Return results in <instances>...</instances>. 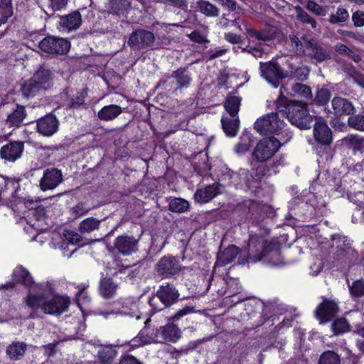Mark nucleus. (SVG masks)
I'll return each instance as SVG.
<instances>
[{
    "mask_svg": "<svg viewBox=\"0 0 364 364\" xmlns=\"http://www.w3.org/2000/svg\"><path fill=\"white\" fill-rule=\"evenodd\" d=\"M244 26L248 41L247 48L244 50L252 53L255 57H260L264 51L265 45L262 42L272 39L274 36V31L272 28L258 31L245 23Z\"/></svg>",
    "mask_w": 364,
    "mask_h": 364,
    "instance_id": "39448f33",
    "label": "nucleus"
},
{
    "mask_svg": "<svg viewBox=\"0 0 364 364\" xmlns=\"http://www.w3.org/2000/svg\"><path fill=\"white\" fill-rule=\"evenodd\" d=\"M281 117L287 116L291 124L300 129H309L312 122V117L309 114L306 103L293 102L285 106V109H279Z\"/></svg>",
    "mask_w": 364,
    "mask_h": 364,
    "instance_id": "423d86ee",
    "label": "nucleus"
},
{
    "mask_svg": "<svg viewBox=\"0 0 364 364\" xmlns=\"http://www.w3.org/2000/svg\"><path fill=\"white\" fill-rule=\"evenodd\" d=\"M296 17L303 23H309L312 28H316L317 26L316 21L311 17L300 6L295 8Z\"/></svg>",
    "mask_w": 364,
    "mask_h": 364,
    "instance_id": "8fccbe9b",
    "label": "nucleus"
},
{
    "mask_svg": "<svg viewBox=\"0 0 364 364\" xmlns=\"http://www.w3.org/2000/svg\"><path fill=\"white\" fill-rule=\"evenodd\" d=\"M318 364H341V359L333 351H326L320 356Z\"/></svg>",
    "mask_w": 364,
    "mask_h": 364,
    "instance_id": "49530a36",
    "label": "nucleus"
},
{
    "mask_svg": "<svg viewBox=\"0 0 364 364\" xmlns=\"http://www.w3.org/2000/svg\"><path fill=\"white\" fill-rule=\"evenodd\" d=\"M101 220L95 218H87L80 222L78 226V230L82 233H89L98 229Z\"/></svg>",
    "mask_w": 364,
    "mask_h": 364,
    "instance_id": "f704fd0d",
    "label": "nucleus"
},
{
    "mask_svg": "<svg viewBox=\"0 0 364 364\" xmlns=\"http://www.w3.org/2000/svg\"><path fill=\"white\" fill-rule=\"evenodd\" d=\"M351 294L355 297H360L364 295V281L358 280L350 287Z\"/></svg>",
    "mask_w": 364,
    "mask_h": 364,
    "instance_id": "6e6d98bb",
    "label": "nucleus"
},
{
    "mask_svg": "<svg viewBox=\"0 0 364 364\" xmlns=\"http://www.w3.org/2000/svg\"><path fill=\"white\" fill-rule=\"evenodd\" d=\"M122 112L121 107L116 105H110L103 107L97 113L100 119L110 121L117 117Z\"/></svg>",
    "mask_w": 364,
    "mask_h": 364,
    "instance_id": "c85d7f7f",
    "label": "nucleus"
},
{
    "mask_svg": "<svg viewBox=\"0 0 364 364\" xmlns=\"http://www.w3.org/2000/svg\"><path fill=\"white\" fill-rule=\"evenodd\" d=\"M72 210L74 213L78 216H80L87 214L89 212L90 208H87L84 203H80L73 207Z\"/></svg>",
    "mask_w": 364,
    "mask_h": 364,
    "instance_id": "e2e57ef3",
    "label": "nucleus"
},
{
    "mask_svg": "<svg viewBox=\"0 0 364 364\" xmlns=\"http://www.w3.org/2000/svg\"><path fill=\"white\" fill-rule=\"evenodd\" d=\"M12 14L11 0H0V26L5 23Z\"/></svg>",
    "mask_w": 364,
    "mask_h": 364,
    "instance_id": "4c0bfd02",
    "label": "nucleus"
},
{
    "mask_svg": "<svg viewBox=\"0 0 364 364\" xmlns=\"http://www.w3.org/2000/svg\"><path fill=\"white\" fill-rule=\"evenodd\" d=\"M63 237L70 244H77L81 239L78 233L72 230H65Z\"/></svg>",
    "mask_w": 364,
    "mask_h": 364,
    "instance_id": "13d9d810",
    "label": "nucleus"
},
{
    "mask_svg": "<svg viewBox=\"0 0 364 364\" xmlns=\"http://www.w3.org/2000/svg\"><path fill=\"white\" fill-rule=\"evenodd\" d=\"M252 244L253 241L251 240L249 245L250 257L247 260V262L249 259L252 262L264 259L267 263L272 266H279L282 264L281 253L275 244H270L265 247L263 252L259 255H254L253 250H252Z\"/></svg>",
    "mask_w": 364,
    "mask_h": 364,
    "instance_id": "6e6552de",
    "label": "nucleus"
},
{
    "mask_svg": "<svg viewBox=\"0 0 364 364\" xmlns=\"http://www.w3.org/2000/svg\"><path fill=\"white\" fill-rule=\"evenodd\" d=\"M180 330L173 323H168L163 327L161 332L149 334L146 327L130 341L132 348H137L151 343L176 342L180 338Z\"/></svg>",
    "mask_w": 364,
    "mask_h": 364,
    "instance_id": "7ed1b4c3",
    "label": "nucleus"
},
{
    "mask_svg": "<svg viewBox=\"0 0 364 364\" xmlns=\"http://www.w3.org/2000/svg\"><path fill=\"white\" fill-rule=\"evenodd\" d=\"M175 78L181 87L188 85L191 80V75L185 69H178L175 73Z\"/></svg>",
    "mask_w": 364,
    "mask_h": 364,
    "instance_id": "864d4df0",
    "label": "nucleus"
},
{
    "mask_svg": "<svg viewBox=\"0 0 364 364\" xmlns=\"http://www.w3.org/2000/svg\"><path fill=\"white\" fill-rule=\"evenodd\" d=\"M26 345L23 343H14L6 350L7 354L11 359H19L25 353Z\"/></svg>",
    "mask_w": 364,
    "mask_h": 364,
    "instance_id": "58836bf2",
    "label": "nucleus"
},
{
    "mask_svg": "<svg viewBox=\"0 0 364 364\" xmlns=\"http://www.w3.org/2000/svg\"><path fill=\"white\" fill-rule=\"evenodd\" d=\"M26 113L23 107H18L16 110L7 117V123L11 126H19L25 118Z\"/></svg>",
    "mask_w": 364,
    "mask_h": 364,
    "instance_id": "ea45409f",
    "label": "nucleus"
},
{
    "mask_svg": "<svg viewBox=\"0 0 364 364\" xmlns=\"http://www.w3.org/2000/svg\"><path fill=\"white\" fill-rule=\"evenodd\" d=\"M237 254V247L234 245L229 246L218 255L215 265L223 266L232 262Z\"/></svg>",
    "mask_w": 364,
    "mask_h": 364,
    "instance_id": "7c9ffc66",
    "label": "nucleus"
},
{
    "mask_svg": "<svg viewBox=\"0 0 364 364\" xmlns=\"http://www.w3.org/2000/svg\"><path fill=\"white\" fill-rule=\"evenodd\" d=\"M114 245L119 253L125 256L131 255L138 250V241L129 236H118Z\"/></svg>",
    "mask_w": 364,
    "mask_h": 364,
    "instance_id": "2eb2a0df",
    "label": "nucleus"
},
{
    "mask_svg": "<svg viewBox=\"0 0 364 364\" xmlns=\"http://www.w3.org/2000/svg\"><path fill=\"white\" fill-rule=\"evenodd\" d=\"M287 102V98L284 97L281 95V96L277 99V108L279 109L278 112L276 113H271L270 117H271V125L269 129V133L273 132H277L278 133H283V135H282L283 139L287 138L286 133H289L287 130H282L285 126L284 123L281 121L279 119V116L281 115V113H279V109L280 107L282 105H285Z\"/></svg>",
    "mask_w": 364,
    "mask_h": 364,
    "instance_id": "6ab92c4d",
    "label": "nucleus"
},
{
    "mask_svg": "<svg viewBox=\"0 0 364 364\" xmlns=\"http://www.w3.org/2000/svg\"><path fill=\"white\" fill-rule=\"evenodd\" d=\"M13 278L16 282L22 283L26 286H31L33 280L30 273L22 267H17L13 272Z\"/></svg>",
    "mask_w": 364,
    "mask_h": 364,
    "instance_id": "473e14b6",
    "label": "nucleus"
},
{
    "mask_svg": "<svg viewBox=\"0 0 364 364\" xmlns=\"http://www.w3.org/2000/svg\"><path fill=\"white\" fill-rule=\"evenodd\" d=\"M252 144V136L250 133H243L240 142L235 145V151L237 154H244L249 150Z\"/></svg>",
    "mask_w": 364,
    "mask_h": 364,
    "instance_id": "79ce46f5",
    "label": "nucleus"
},
{
    "mask_svg": "<svg viewBox=\"0 0 364 364\" xmlns=\"http://www.w3.org/2000/svg\"><path fill=\"white\" fill-rule=\"evenodd\" d=\"M226 175L237 188L250 189L258 184L257 178L253 177L252 174H249V171L245 168H240L238 172L229 170Z\"/></svg>",
    "mask_w": 364,
    "mask_h": 364,
    "instance_id": "1a4fd4ad",
    "label": "nucleus"
},
{
    "mask_svg": "<svg viewBox=\"0 0 364 364\" xmlns=\"http://www.w3.org/2000/svg\"><path fill=\"white\" fill-rule=\"evenodd\" d=\"M332 328L336 334H340L349 331V324L346 318H340L333 323Z\"/></svg>",
    "mask_w": 364,
    "mask_h": 364,
    "instance_id": "603ef678",
    "label": "nucleus"
},
{
    "mask_svg": "<svg viewBox=\"0 0 364 364\" xmlns=\"http://www.w3.org/2000/svg\"><path fill=\"white\" fill-rule=\"evenodd\" d=\"M198 10L207 16L215 17L219 15V9L205 0H198L196 3Z\"/></svg>",
    "mask_w": 364,
    "mask_h": 364,
    "instance_id": "72a5a7b5",
    "label": "nucleus"
},
{
    "mask_svg": "<svg viewBox=\"0 0 364 364\" xmlns=\"http://www.w3.org/2000/svg\"><path fill=\"white\" fill-rule=\"evenodd\" d=\"M282 135H283V133H278L276 134L277 136H274L262 139L254 149L253 159L260 162L271 159L281 145L287 143L291 138V133H286V139H283Z\"/></svg>",
    "mask_w": 364,
    "mask_h": 364,
    "instance_id": "20e7f679",
    "label": "nucleus"
},
{
    "mask_svg": "<svg viewBox=\"0 0 364 364\" xmlns=\"http://www.w3.org/2000/svg\"><path fill=\"white\" fill-rule=\"evenodd\" d=\"M58 125L57 118L54 115L48 114L38 119L37 129L42 135L50 136L58 131Z\"/></svg>",
    "mask_w": 364,
    "mask_h": 364,
    "instance_id": "f3484780",
    "label": "nucleus"
},
{
    "mask_svg": "<svg viewBox=\"0 0 364 364\" xmlns=\"http://www.w3.org/2000/svg\"><path fill=\"white\" fill-rule=\"evenodd\" d=\"M18 187L19 185L15 180L0 176V200H10V196L14 197L13 193Z\"/></svg>",
    "mask_w": 364,
    "mask_h": 364,
    "instance_id": "b1692460",
    "label": "nucleus"
},
{
    "mask_svg": "<svg viewBox=\"0 0 364 364\" xmlns=\"http://www.w3.org/2000/svg\"><path fill=\"white\" fill-rule=\"evenodd\" d=\"M219 193L218 185L208 186L203 189H198L194 195L196 201L200 203L209 202Z\"/></svg>",
    "mask_w": 364,
    "mask_h": 364,
    "instance_id": "a878e982",
    "label": "nucleus"
},
{
    "mask_svg": "<svg viewBox=\"0 0 364 364\" xmlns=\"http://www.w3.org/2000/svg\"><path fill=\"white\" fill-rule=\"evenodd\" d=\"M240 106V99L237 96H230L225 102V108L230 117H238L237 112Z\"/></svg>",
    "mask_w": 364,
    "mask_h": 364,
    "instance_id": "c9c22d12",
    "label": "nucleus"
},
{
    "mask_svg": "<svg viewBox=\"0 0 364 364\" xmlns=\"http://www.w3.org/2000/svg\"><path fill=\"white\" fill-rule=\"evenodd\" d=\"M76 301L81 311L84 312L90 301V298L85 287H83L79 289L76 294Z\"/></svg>",
    "mask_w": 364,
    "mask_h": 364,
    "instance_id": "c03bdc74",
    "label": "nucleus"
},
{
    "mask_svg": "<svg viewBox=\"0 0 364 364\" xmlns=\"http://www.w3.org/2000/svg\"><path fill=\"white\" fill-rule=\"evenodd\" d=\"M154 41V36L152 33L139 30L133 33L128 41V44L135 48H144L152 45Z\"/></svg>",
    "mask_w": 364,
    "mask_h": 364,
    "instance_id": "4468645a",
    "label": "nucleus"
},
{
    "mask_svg": "<svg viewBox=\"0 0 364 364\" xmlns=\"http://www.w3.org/2000/svg\"><path fill=\"white\" fill-rule=\"evenodd\" d=\"M63 181V175L60 170L52 168L44 171L40 181V187L43 191L55 188Z\"/></svg>",
    "mask_w": 364,
    "mask_h": 364,
    "instance_id": "ddd939ff",
    "label": "nucleus"
},
{
    "mask_svg": "<svg viewBox=\"0 0 364 364\" xmlns=\"http://www.w3.org/2000/svg\"><path fill=\"white\" fill-rule=\"evenodd\" d=\"M225 39L231 43H239L242 41V37L235 33H226L225 34Z\"/></svg>",
    "mask_w": 364,
    "mask_h": 364,
    "instance_id": "774afa93",
    "label": "nucleus"
},
{
    "mask_svg": "<svg viewBox=\"0 0 364 364\" xmlns=\"http://www.w3.org/2000/svg\"><path fill=\"white\" fill-rule=\"evenodd\" d=\"M39 48L48 53L64 54L69 50L70 44L65 38L50 36L43 38L39 43Z\"/></svg>",
    "mask_w": 364,
    "mask_h": 364,
    "instance_id": "9d476101",
    "label": "nucleus"
},
{
    "mask_svg": "<svg viewBox=\"0 0 364 364\" xmlns=\"http://www.w3.org/2000/svg\"><path fill=\"white\" fill-rule=\"evenodd\" d=\"M330 97V91L326 88H321L317 91L315 100L318 104L322 105L326 103Z\"/></svg>",
    "mask_w": 364,
    "mask_h": 364,
    "instance_id": "4d7b16f0",
    "label": "nucleus"
},
{
    "mask_svg": "<svg viewBox=\"0 0 364 364\" xmlns=\"http://www.w3.org/2000/svg\"><path fill=\"white\" fill-rule=\"evenodd\" d=\"M348 124L355 129L364 132V116L357 114L351 116L348 119Z\"/></svg>",
    "mask_w": 364,
    "mask_h": 364,
    "instance_id": "3c124183",
    "label": "nucleus"
},
{
    "mask_svg": "<svg viewBox=\"0 0 364 364\" xmlns=\"http://www.w3.org/2000/svg\"><path fill=\"white\" fill-rule=\"evenodd\" d=\"M164 3H168L174 6L186 10L188 5L186 0H161Z\"/></svg>",
    "mask_w": 364,
    "mask_h": 364,
    "instance_id": "69168bd1",
    "label": "nucleus"
},
{
    "mask_svg": "<svg viewBox=\"0 0 364 364\" xmlns=\"http://www.w3.org/2000/svg\"><path fill=\"white\" fill-rule=\"evenodd\" d=\"M117 356V350L113 346L100 345L98 346L97 358L102 364H112Z\"/></svg>",
    "mask_w": 364,
    "mask_h": 364,
    "instance_id": "bb28decb",
    "label": "nucleus"
},
{
    "mask_svg": "<svg viewBox=\"0 0 364 364\" xmlns=\"http://www.w3.org/2000/svg\"><path fill=\"white\" fill-rule=\"evenodd\" d=\"M309 70L306 66L298 68L294 72V76L301 81L306 80L308 78Z\"/></svg>",
    "mask_w": 364,
    "mask_h": 364,
    "instance_id": "bf43d9fd",
    "label": "nucleus"
},
{
    "mask_svg": "<svg viewBox=\"0 0 364 364\" xmlns=\"http://www.w3.org/2000/svg\"><path fill=\"white\" fill-rule=\"evenodd\" d=\"M292 90L294 95L304 99L311 98V91L309 87L301 83H296L292 85Z\"/></svg>",
    "mask_w": 364,
    "mask_h": 364,
    "instance_id": "de8ad7c7",
    "label": "nucleus"
},
{
    "mask_svg": "<svg viewBox=\"0 0 364 364\" xmlns=\"http://www.w3.org/2000/svg\"><path fill=\"white\" fill-rule=\"evenodd\" d=\"M352 20L354 23V25L357 27H361L364 26V12H354L352 15Z\"/></svg>",
    "mask_w": 364,
    "mask_h": 364,
    "instance_id": "052dcab7",
    "label": "nucleus"
},
{
    "mask_svg": "<svg viewBox=\"0 0 364 364\" xmlns=\"http://www.w3.org/2000/svg\"><path fill=\"white\" fill-rule=\"evenodd\" d=\"M314 135L315 139L322 144H328L332 139L331 131L321 118L316 119Z\"/></svg>",
    "mask_w": 364,
    "mask_h": 364,
    "instance_id": "412c9836",
    "label": "nucleus"
},
{
    "mask_svg": "<svg viewBox=\"0 0 364 364\" xmlns=\"http://www.w3.org/2000/svg\"><path fill=\"white\" fill-rule=\"evenodd\" d=\"M122 308L111 311H101L100 315L107 318L111 314L127 315L135 317L136 319L141 318V313L139 312V302L132 298H127L120 303Z\"/></svg>",
    "mask_w": 364,
    "mask_h": 364,
    "instance_id": "f8f14e48",
    "label": "nucleus"
},
{
    "mask_svg": "<svg viewBox=\"0 0 364 364\" xmlns=\"http://www.w3.org/2000/svg\"><path fill=\"white\" fill-rule=\"evenodd\" d=\"M189 208V203L181 198H176L169 203V210L174 213H184Z\"/></svg>",
    "mask_w": 364,
    "mask_h": 364,
    "instance_id": "a19ab883",
    "label": "nucleus"
},
{
    "mask_svg": "<svg viewBox=\"0 0 364 364\" xmlns=\"http://www.w3.org/2000/svg\"><path fill=\"white\" fill-rule=\"evenodd\" d=\"M304 53L313 57L318 62H322L329 58V54L319 47L314 40L305 41Z\"/></svg>",
    "mask_w": 364,
    "mask_h": 364,
    "instance_id": "393cba45",
    "label": "nucleus"
},
{
    "mask_svg": "<svg viewBox=\"0 0 364 364\" xmlns=\"http://www.w3.org/2000/svg\"><path fill=\"white\" fill-rule=\"evenodd\" d=\"M117 289V285L110 278H104L101 280L100 293L105 299L114 296Z\"/></svg>",
    "mask_w": 364,
    "mask_h": 364,
    "instance_id": "2f4dec72",
    "label": "nucleus"
},
{
    "mask_svg": "<svg viewBox=\"0 0 364 364\" xmlns=\"http://www.w3.org/2000/svg\"><path fill=\"white\" fill-rule=\"evenodd\" d=\"M18 188L14 192L13 196H10V200H0V205L6 204L10 205L14 211L19 216L24 218L31 226L38 228L39 226L36 222L43 219L45 215V209L41 205L38 200L31 197L24 198H16V193Z\"/></svg>",
    "mask_w": 364,
    "mask_h": 364,
    "instance_id": "f03ea898",
    "label": "nucleus"
},
{
    "mask_svg": "<svg viewBox=\"0 0 364 364\" xmlns=\"http://www.w3.org/2000/svg\"><path fill=\"white\" fill-rule=\"evenodd\" d=\"M349 18L348 11L343 8H338L334 14H331L329 18V21L331 23H339L345 22Z\"/></svg>",
    "mask_w": 364,
    "mask_h": 364,
    "instance_id": "09e8293b",
    "label": "nucleus"
},
{
    "mask_svg": "<svg viewBox=\"0 0 364 364\" xmlns=\"http://www.w3.org/2000/svg\"><path fill=\"white\" fill-rule=\"evenodd\" d=\"M109 6L112 13L123 14L130 6L129 0H109Z\"/></svg>",
    "mask_w": 364,
    "mask_h": 364,
    "instance_id": "37998d69",
    "label": "nucleus"
},
{
    "mask_svg": "<svg viewBox=\"0 0 364 364\" xmlns=\"http://www.w3.org/2000/svg\"><path fill=\"white\" fill-rule=\"evenodd\" d=\"M189 38L191 41L198 43H203L207 42V39L204 36L200 34L198 31H193L189 35Z\"/></svg>",
    "mask_w": 364,
    "mask_h": 364,
    "instance_id": "338daca9",
    "label": "nucleus"
},
{
    "mask_svg": "<svg viewBox=\"0 0 364 364\" xmlns=\"http://www.w3.org/2000/svg\"><path fill=\"white\" fill-rule=\"evenodd\" d=\"M23 149V143L12 141L1 148L0 156L6 161L14 162L21 156Z\"/></svg>",
    "mask_w": 364,
    "mask_h": 364,
    "instance_id": "a211bd4d",
    "label": "nucleus"
},
{
    "mask_svg": "<svg viewBox=\"0 0 364 364\" xmlns=\"http://www.w3.org/2000/svg\"><path fill=\"white\" fill-rule=\"evenodd\" d=\"M68 0H50V7L53 11H60L65 7Z\"/></svg>",
    "mask_w": 364,
    "mask_h": 364,
    "instance_id": "680f3d73",
    "label": "nucleus"
},
{
    "mask_svg": "<svg viewBox=\"0 0 364 364\" xmlns=\"http://www.w3.org/2000/svg\"><path fill=\"white\" fill-rule=\"evenodd\" d=\"M270 125V114L263 116L255 122V128L257 129V131L260 134H264L269 133Z\"/></svg>",
    "mask_w": 364,
    "mask_h": 364,
    "instance_id": "a18cd8bd",
    "label": "nucleus"
},
{
    "mask_svg": "<svg viewBox=\"0 0 364 364\" xmlns=\"http://www.w3.org/2000/svg\"><path fill=\"white\" fill-rule=\"evenodd\" d=\"M338 311L337 304L331 300H325L316 310V315L321 322H326Z\"/></svg>",
    "mask_w": 364,
    "mask_h": 364,
    "instance_id": "aec40b11",
    "label": "nucleus"
},
{
    "mask_svg": "<svg viewBox=\"0 0 364 364\" xmlns=\"http://www.w3.org/2000/svg\"><path fill=\"white\" fill-rule=\"evenodd\" d=\"M260 70L262 77L274 87H277L279 80L286 77L279 65L274 62L260 63Z\"/></svg>",
    "mask_w": 364,
    "mask_h": 364,
    "instance_id": "9b49d317",
    "label": "nucleus"
},
{
    "mask_svg": "<svg viewBox=\"0 0 364 364\" xmlns=\"http://www.w3.org/2000/svg\"><path fill=\"white\" fill-rule=\"evenodd\" d=\"M81 16L79 12H74L60 18V24L64 31H70L79 28L81 24Z\"/></svg>",
    "mask_w": 364,
    "mask_h": 364,
    "instance_id": "cd10ccee",
    "label": "nucleus"
},
{
    "mask_svg": "<svg viewBox=\"0 0 364 364\" xmlns=\"http://www.w3.org/2000/svg\"><path fill=\"white\" fill-rule=\"evenodd\" d=\"M25 301L31 309H41L44 313L52 315L62 314L70 305L69 298L55 294L53 288L48 284L33 286Z\"/></svg>",
    "mask_w": 364,
    "mask_h": 364,
    "instance_id": "f257e3e1",
    "label": "nucleus"
},
{
    "mask_svg": "<svg viewBox=\"0 0 364 364\" xmlns=\"http://www.w3.org/2000/svg\"><path fill=\"white\" fill-rule=\"evenodd\" d=\"M331 106L335 115L341 117L349 115L354 112L355 107L348 99L341 97H335L331 101Z\"/></svg>",
    "mask_w": 364,
    "mask_h": 364,
    "instance_id": "4be33fe9",
    "label": "nucleus"
},
{
    "mask_svg": "<svg viewBox=\"0 0 364 364\" xmlns=\"http://www.w3.org/2000/svg\"><path fill=\"white\" fill-rule=\"evenodd\" d=\"M223 129L228 136H235L239 130V117H223L221 119Z\"/></svg>",
    "mask_w": 364,
    "mask_h": 364,
    "instance_id": "c756f323",
    "label": "nucleus"
},
{
    "mask_svg": "<svg viewBox=\"0 0 364 364\" xmlns=\"http://www.w3.org/2000/svg\"><path fill=\"white\" fill-rule=\"evenodd\" d=\"M193 308L190 307V306H186L183 309L178 311L176 313V314L171 318V319L174 321L178 320L181 318H182L183 316H184L188 314L193 313Z\"/></svg>",
    "mask_w": 364,
    "mask_h": 364,
    "instance_id": "0e129e2a",
    "label": "nucleus"
},
{
    "mask_svg": "<svg viewBox=\"0 0 364 364\" xmlns=\"http://www.w3.org/2000/svg\"><path fill=\"white\" fill-rule=\"evenodd\" d=\"M178 296V291L173 286L166 284L159 287L156 295L149 299V304L155 311H161L172 305Z\"/></svg>",
    "mask_w": 364,
    "mask_h": 364,
    "instance_id": "0eeeda50",
    "label": "nucleus"
},
{
    "mask_svg": "<svg viewBox=\"0 0 364 364\" xmlns=\"http://www.w3.org/2000/svg\"><path fill=\"white\" fill-rule=\"evenodd\" d=\"M54 77V73L49 69L41 67L33 75L32 79L38 85L41 90H46L50 87Z\"/></svg>",
    "mask_w": 364,
    "mask_h": 364,
    "instance_id": "5701e85b",
    "label": "nucleus"
},
{
    "mask_svg": "<svg viewBox=\"0 0 364 364\" xmlns=\"http://www.w3.org/2000/svg\"><path fill=\"white\" fill-rule=\"evenodd\" d=\"M179 271L180 267L177 261L170 257H164L156 265V272L163 278L174 275Z\"/></svg>",
    "mask_w": 364,
    "mask_h": 364,
    "instance_id": "dca6fc26",
    "label": "nucleus"
},
{
    "mask_svg": "<svg viewBox=\"0 0 364 364\" xmlns=\"http://www.w3.org/2000/svg\"><path fill=\"white\" fill-rule=\"evenodd\" d=\"M21 90L22 95L28 98L35 96L40 91H41V88L38 86L32 77L30 80L26 81L22 85Z\"/></svg>",
    "mask_w": 364,
    "mask_h": 364,
    "instance_id": "e433bc0d",
    "label": "nucleus"
},
{
    "mask_svg": "<svg viewBox=\"0 0 364 364\" xmlns=\"http://www.w3.org/2000/svg\"><path fill=\"white\" fill-rule=\"evenodd\" d=\"M306 8L311 12L317 16H326V9L314 1H309L306 4Z\"/></svg>",
    "mask_w": 364,
    "mask_h": 364,
    "instance_id": "5fc2aeb1",
    "label": "nucleus"
}]
</instances>
